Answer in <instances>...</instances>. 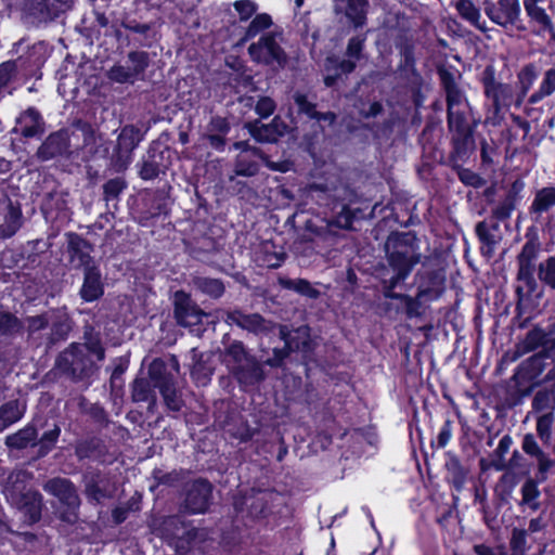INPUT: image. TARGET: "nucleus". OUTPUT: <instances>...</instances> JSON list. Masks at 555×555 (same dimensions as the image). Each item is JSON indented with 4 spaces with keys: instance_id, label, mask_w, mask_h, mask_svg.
I'll list each match as a JSON object with an SVG mask.
<instances>
[{
    "instance_id": "obj_1",
    "label": "nucleus",
    "mask_w": 555,
    "mask_h": 555,
    "mask_svg": "<svg viewBox=\"0 0 555 555\" xmlns=\"http://www.w3.org/2000/svg\"><path fill=\"white\" fill-rule=\"evenodd\" d=\"M28 475L18 470L12 473L3 488L7 500L25 514L26 521L35 522L41 514V495L27 489Z\"/></svg>"
},
{
    "instance_id": "obj_2",
    "label": "nucleus",
    "mask_w": 555,
    "mask_h": 555,
    "mask_svg": "<svg viewBox=\"0 0 555 555\" xmlns=\"http://www.w3.org/2000/svg\"><path fill=\"white\" fill-rule=\"evenodd\" d=\"M386 251L389 264L397 274L392 279L393 284L405 279L420 261L415 238L408 233L389 236L386 242Z\"/></svg>"
},
{
    "instance_id": "obj_3",
    "label": "nucleus",
    "mask_w": 555,
    "mask_h": 555,
    "mask_svg": "<svg viewBox=\"0 0 555 555\" xmlns=\"http://www.w3.org/2000/svg\"><path fill=\"white\" fill-rule=\"evenodd\" d=\"M448 121L451 131L460 138H466L470 132L469 106L462 92L455 87H448Z\"/></svg>"
},
{
    "instance_id": "obj_4",
    "label": "nucleus",
    "mask_w": 555,
    "mask_h": 555,
    "mask_svg": "<svg viewBox=\"0 0 555 555\" xmlns=\"http://www.w3.org/2000/svg\"><path fill=\"white\" fill-rule=\"evenodd\" d=\"M248 53L254 62L260 64L283 66L286 61L284 51L272 35L261 36L258 42L249 46Z\"/></svg>"
},
{
    "instance_id": "obj_5",
    "label": "nucleus",
    "mask_w": 555,
    "mask_h": 555,
    "mask_svg": "<svg viewBox=\"0 0 555 555\" xmlns=\"http://www.w3.org/2000/svg\"><path fill=\"white\" fill-rule=\"evenodd\" d=\"M149 375L154 387L159 388L167 406L172 411H179L181 400L172 386V378L167 374L165 363L162 360H154L150 365Z\"/></svg>"
},
{
    "instance_id": "obj_6",
    "label": "nucleus",
    "mask_w": 555,
    "mask_h": 555,
    "mask_svg": "<svg viewBox=\"0 0 555 555\" xmlns=\"http://www.w3.org/2000/svg\"><path fill=\"white\" fill-rule=\"evenodd\" d=\"M224 362L242 383H247L248 377L245 371H250L255 378L259 377V370L254 361L247 357L244 347L241 343H233L229 346L225 354Z\"/></svg>"
},
{
    "instance_id": "obj_7",
    "label": "nucleus",
    "mask_w": 555,
    "mask_h": 555,
    "mask_svg": "<svg viewBox=\"0 0 555 555\" xmlns=\"http://www.w3.org/2000/svg\"><path fill=\"white\" fill-rule=\"evenodd\" d=\"M44 489L67 506L68 511L61 514L63 520L68 522L75 521L79 499L72 482L67 479L56 478L48 481Z\"/></svg>"
},
{
    "instance_id": "obj_8",
    "label": "nucleus",
    "mask_w": 555,
    "mask_h": 555,
    "mask_svg": "<svg viewBox=\"0 0 555 555\" xmlns=\"http://www.w3.org/2000/svg\"><path fill=\"white\" fill-rule=\"evenodd\" d=\"M175 315L179 324L191 326L201 323L207 314L192 304L189 295L177 292L175 294Z\"/></svg>"
},
{
    "instance_id": "obj_9",
    "label": "nucleus",
    "mask_w": 555,
    "mask_h": 555,
    "mask_svg": "<svg viewBox=\"0 0 555 555\" xmlns=\"http://www.w3.org/2000/svg\"><path fill=\"white\" fill-rule=\"evenodd\" d=\"M141 141L140 131L133 126H126L121 129L117 139L118 168L125 169L131 162L130 153Z\"/></svg>"
},
{
    "instance_id": "obj_10",
    "label": "nucleus",
    "mask_w": 555,
    "mask_h": 555,
    "mask_svg": "<svg viewBox=\"0 0 555 555\" xmlns=\"http://www.w3.org/2000/svg\"><path fill=\"white\" fill-rule=\"evenodd\" d=\"M211 486L205 480H196L192 483L185 499V508L193 514L204 513L209 503Z\"/></svg>"
},
{
    "instance_id": "obj_11",
    "label": "nucleus",
    "mask_w": 555,
    "mask_h": 555,
    "mask_svg": "<svg viewBox=\"0 0 555 555\" xmlns=\"http://www.w3.org/2000/svg\"><path fill=\"white\" fill-rule=\"evenodd\" d=\"M22 214L20 208L10 202L0 205V237L8 238L16 233L21 227Z\"/></svg>"
},
{
    "instance_id": "obj_12",
    "label": "nucleus",
    "mask_w": 555,
    "mask_h": 555,
    "mask_svg": "<svg viewBox=\"0 0 555 555\" xmlns=\"http://www.w3.org/2000/svg\"><path fill=\"white\" fill-rule=\"evenodd\" d=\"M236 150H242L238 155L235 173L238 176L250 177L258 171V165L254 158H262L256 149H247L246 143L237 142L234 144Z\"/></svg>"
},
{
    "instance_id": "obj_13",
    "label": "nucleus",
    "mask_w": 555,
    "mask_h": 555,
    "mask_svg": "<svg viewBox=\"0 0 555 555\" xmlns=\"http://www.w3.org/2000/svg\"><path fill=\"white\" fill-rule=\"evenodd\" d=\"M104 293L100 271L94 267H88L85 271V280L80 289L85 301H94Z\"/></svg>"
},
{
    "instance_id": "obj_14",
    "label": "nucleus",
    "mask_w": 555,
    "mask_h": 555,
    "mask_svg": "<svg viewBox=\"0 0 555 555\" xmlns=\"http://www.w3.org/2000/svg\"><path fill=\"white\" fill-rule=\"evenodd\" d=\"M14 131L24 137H34L42 132V121L39 113L34 108H29L21 114L16 119Z\"/></svg>"
},
{
    "instance_id": "obj_15",
    "label": "nucleus",
    "mask_w": 555,
    "mask_h": 555,
    "mask_svg": "<svg viewBox=\"0 0 555 555\" xmlns=\"http://www.w3.org/2000/svg\"><path fill=\"white\" fill-rule=\"evenodd\" d=\"M519 13L518 0H499L498 7L491 11L490 17L499 25L513 23Z\"/></svg>"
},
{
    "instance_id": "obj_16",
    "label": "nucleus",
    "mask_w": 555,
    "mask_h": 555,
    "mask_svg": "<svg viewBox=\"0 0 555 555\" xmlns=\"http://www.w3.org/2000/svg\"><path fill=\"white\" fill-rule=\"evenodd\" d=\"M26 410L24 401L14 400L0 408V431L22 418Z\"/></svg>"
},
{
    "instance_id": "obj_17",
    "label": "nucleus",
    "mask_w": 555,
    "mask_h": 555,
    "mask_svg": "<svg viewBox=\"0 0 555 555\" xmlns=\"http://www.w3.org/2000/svg\"><path fill=\"white\" fill-rule=\"evenodd\" d=\"M354 68V63L351 60L338 62L335 57H327L324 64V82L327 87H331L336 77L340 73H350Z\"/></svg>"
},
{
    "instance_id": "obj_18",
    "label": "nucleus",
    "mask_w": 555,
    "mask_h": 555,
    "mask_svg": "<svg viewBox=\"0 0 555 555\" xmlns=\"http://www.w3.org/2000/svg\"><path fill=\"white\" fill-rule=\"evenodd\" d=\"M337 7L346 4V16L356 26L360 27L365 23L366 0H335Z\"/></svg>"
},
{
    "instance_id": "obj_19",
    "label": "nucleus",
    "mask_w": 555,
    "mask_h": 555,
    "mask_svg": "<svg viewBox=\"0 0 555 555\" xmlns=\"http://www.w3.org/2000/svg\"><path fill=\"white\" fill-rule=\"evenodd\" d=\"M522 449L527 454L537 459L539 468L542 473L547 472L552 467V461H550L544 452L540 449L532 435L528 434L524 437Z\"/></svg>"
},
{
    "instance_id": "obj_20",
    "label": "nucleus",
    "mask_w": 555,
    "mask_h": 555,
    "mask_svg": "<svg viewBox=\"0 0 555 555\" xmlns=\"http://www.w3.org/2000/svg\"><path fill=\"white\" fill-rule=\"evenodd\" d=\"M555 92V67L547 69L539 85V89L534 91L530 98L529 103L535 104L542 99L552 95Z\"/></svg>"
},
{
    "instance_id": "obj_21",
    "label": "nucleus",
    "mask_w": 555,
    "mask_h": 555,
    "mask_svg": "<svg viewBox=\"0 0 555 555\" xmlns=\"http://www.w3.org/2000/svg\"><path fill=\"white\" fill-rule=\"evenodd\" d=\"M532 249L526 245L519 256L518 280L526 283L530 291H533L535 287V282L532 276L531 257L529 255Z\"/></svg>"
},
{
    "instance_id": "obj_22",
    "label": "nucleus",
    "mask_w": 555,
    "mask_h": 555,
    "mask_svg": "<svg viewBox=\"0 0 555 555\" xmlns=\"http://www.w3.org/2000/svg\"><path fill=\"white\" fill-rule=\"evenodd\" d=\"M279 284L283 288L293 289L296 293L309 298H317L319 296V292L307 280L304 279L291 280L287 278H280Z\"/></svg>"
},
{
    "instance_id": "obj_23",
    "label": "nucleus",
    "mask_w": 555,
    "mask_h": 555,
    "mask_svg": "<svg viewBox=\"0 0 555 555\" xmlns=\"http://www.w3.org/2000/svg\"><path fill=\"white\" fill-rule=\"evenodd\" d=\"M294 101L297 104L299 111L301 113H305L311 118H317L319 120H325L328 121V124H332L335 119V115L332 113L320 115L317 113L314 105L308 102L307 96L300 92H296L294 94Z\"/></svg>"
},
{
    "instance_id": "obj_24",
    "label": "nucleus",
    "mask_w": 555,
    "mask_h": 555,
    "mask_svg": "<svg viewBox=\"0 0 555 555\" xmlns=\"http://www.w3.org/2000/svg\"><path fill=\"white\" fill-rule=\"evenodd\" d=\"M555 206V188H543L535 194L531 209L534 212H544Z\"/></svg>"
},
{
    "instance_id": "obj_25",
    "label": "nucleus",
    "mask_w": 555,
    "mask_h": 555,
    "mask_svg": "<svg viewBox=\"0 0 555 555\" xmlns=\"http://www.w3.org/2000/svg\"><path fill=\"white\" fill-rule=\"evenodd\" d=\"M492 93L495 109L499 112L501 108L507 107L512 92L511 88L502 83H490L488 81V94Z\"/></svg>"
},
{
    "instance_id": "obj_26",
    "label": "nucleus",
    "mask_w": 555,
    "mask_h": 555,
    "mask_svg": "<svg viewBox=\"0 0 555 555\" xmlns=\"http://www.w3.org/2000/svg\"><path fill=\"white\" fill-rule=\"evenodd\" d=\"M36 435V429L33 426H26L16 434L8 436L7 444L11 448L22 449L31 443Z\"/></svg>"
},
{
    "instance_id": "obj_27",
    "label": "nucleus",
    "mask_w": 555,
    "mask_h": 555,
    "mask_svg": "<svg viewBox=\"0 0 555 555\" xmlns=\"http://www.w3.org/2000/svg\"><path fill=\"white\" fill-rule=\"evenodd\" d=\"M538 276L543 284L555 289V256L548 257L540 263Z\"/></svg>"
},
{
    "instance_id": "obj_28",
    "label": "nucleus",
    "mask_w": 555,
    "mask_h": 555,
    "mask_svg": "<svg viewBox=\"0 0 555 555\" xmlns=\"http://www.w3.org/2000/svg\"><path fill=\"white\" fill-rule=\"evenodd\" d=\"M64 138L61 133L51 134L41 146L39 153L43 158H49L64 150Z\"/></svg>"
},
{
    "instance_id": "obj_29",
    "label": "nucleus",
    "mask_w": 555,
    "mask_h": 555,
    "mask_svg": "<svg viewBox=\"0 0 555 555\" xmlns=\"http://www.w3.org/2000/svg\"><path fill=\"white\" fill-rule=\"evenodd\" d=\"M195 284L198 289L211 297H220L224 292L223 284L217 279L198 278Z\"/></svg>"
},
{
    "instance_id": "obj_30",
    "label": "nucleus",
    "mask_w": 555,
    "mask_h": 555,
    "mask_svg": "<svg viewBox=\"0 0 555 555\" xmlns=\"http://www.w3.org/2000/svg\"><path fill=\"white\" fill-rule=\"evenodd\" d=\"M240 326L251 332H259L266 328V322L259 314H238L237 318L231 317Z\"/></svg>"
},
{
    "instance_id": "obj_31",
    "label": "nucleus",
    "mask_w": 555,
    "mask_h": 555,
    "mask_svg": "<svg viewBox=\"0 0 555 555\" xmlns=\"http://www.w3.org/2000/svg\"><path fill=\"white\" fill-rule=\"evenodd\" d=\"M272 24L271 16L261 13L257 14L247 27L244 40H248L257 36L260 31L269 28Z\"/></svg>"
},
{
    "instance_id": "obj_32",
    "label": "nucleus",
    "mask_w": 555,
    "mask_h": 555,
    "mask_svg": "<svg viewBox=\"0 0 555 555\" xmlns=\"http://www.w3.org/2000/svg\"><path fill=\"white\" fill-rule=\"evenodd\" d=\"M132 398L137 402L149 401L153 398V389L145 378H137L132 387Z\"/></svg>"
},
{
    "instance_id": "obj_33",
    "label": "nucleus",
    "mask_w": 555,
    "mask_h": 555,
    "mask_svg": "<svg viewBox=\"0 0 555 555\" xmlns=\"http://www.w3.org/2000/svg\"><path fill=\"white\" fill-rule=\"evenodd\" d=\"M456 9L465 20L483 30V27L478 24L479 12L469 0H459L456 2Z\"/></svg>"
},
{
    "instance_id": "obj_34",
    "label": "nucleus",
    "mask_w": 555,
    "mask_h": 555,
    "mask_svg": "<svg viewBox=\"0 0 555 555\" xmlns=\"http://www.w3.org/2000/svg\"><path fill=\"white\" fill-rule=\"evenodd\" d=\"M532 406L535 411L542 412L553 410L555 408L554 395L550 391H539L533 398Z\"/></svg>"
},
{
    "instance_id": "obj_35",
    "label": "nucleus",
    "mask_w": 555,
    "mask_h": 555,
    "mask_svg": "<svg viewBox=\"0 0 555 555\" xmlns=\"http://www.w3.org/2000/svg\"><path fill=\"white\" fill-rule=\"evenodd\" d=\"M108 77L116 82L124 83L132 81L137 77V74L135 70L129 66L116 65L108 72Z\"/></svg>"
},
{
    "instance_id": "obj_36",
    "label": "nucleus",
    "mask_w": 555,
    "mask_h": 555,
    "mask_svg": "<svg viewBox=\"0 0 555 555\" xmlns=\"http://www.w3.org/2000/svg\"><path fill=\"white\" fill-rule=\"evenodd\" d=\"M241 21L249 20L257 11L258 5L253 0H238L233 4Z\"/></svg>"
},
{
    "instance_id": "obj_37",
    "label": "nucleus",
    "mask_w": 555,
    "mask_h": 555,
    "mask_svg": "<svg viewBox=\"0 0 555 555\" xmlns=\"http://www.w3.org/2000/svg\"><path fill=\"white\" fill-rule=\"evenodd\" d=\"M553 425V414L552 412H546L545 414L541 415L538 418L537 422V431L539 437L544 440L548 441L551 438V429Z\"/></svg>"
},
{
    "instance_id": "obj_38",
    "label": "nucleus",
    "mask_w": 555,
    "mask_h": 555,
    "mask_svg": "<svg viewBox=\"0 0 555 555\" xmlns=\"http://www.w3.org/2000/svg\"><path fill=\"white\" fill-rule=\"evenodd\" d=\"M522 92L526 93L537 79V70L532 64L525 66L518 75Z\"/></svg>"
},
{
    "instance_id": "obj_39",
    "label": "nucleus",
    "mask_w": 555,
    "mask_h": 555,
    "mask_svg": "<svg viewBox=\"0 0 555 555\" xmlns=\"http://www.w3.org/2000/svg\"><path fill=\"white\" fill-rule=\"evenodd\" d=\"M273 129L269 125L254 126L250 129L251 135L260 142H274L276 141V135L273 133Z\"/></svg>"
},
{
    "instance_id": "obj_40",
    "label": "nucleus",
    "mask_w": 555,
    "mask_h": 555,
    "mask_svg": "<svg viewBox=\"0 0 555 555\" xmlns=\"http://www.w3.org/2000/svg\"><path fill=\"white\" fill-rule=\"evenodd\" d=\"M131 68L135 70L137 76L142 73L147 65V55L144 52H132L129 54Z\"/></svg>"
},
{
    "instance_id": "obj_41",
    "label": "nucleus",
    "mask_w": 555,
    "mask_h": 555,
    "mask_svg": "<svg viewBox=\"0 0 555 555\" xmlns=\"http://www.w3.org/2000/svg\"><path fill=\"white\" fill-rule=\"evenodd\" d=\"M275 109V102L269 96H262L256 104V113L261 117H268L273 114Z\"/></svg>"
},
{
    "instance_id": "obj_42",
    "label": "nucleus",
    "mask_w": 555,
    "mask_h": 555,
    "mask_svg": "<svg viewBox=\"0 0 555 555\" xmlns=\"http://www.w3.org/2000/svg\"><path fill=\"white\" fill-rule=\"evenodd\" d=\"M15 73L14 62H4L0 64V90L4 88L12 79Z\"/></svg>"
},
{
    "instance_id": "obj_43",
    "label": "nucleus",
    "mask_w": 555,
    "mask_h": 555,
    "mask_svg": "<svg viewBox=\"0 0 555 555\" xmlns=\"http://www.w3.org/2000/svg\"><path fill=\"white\" fill-rule=\"evenodd\" d=\"M17 327V320L8 312L0 310V332L8 333Z\"/></svg>"
},
{
    "instance_id": "obj_44",
    "label": "nucleus",
    "mask_w": 555,
    "mask_h": 555,
    "mask_svg": "<svg viewBox=\"0 0 555 555\" xmlns=\"http://www.w3.org/2000/svg\"><path fill=\"white\" fill-rule=\"evenodd\" d=\"M511 544L515 552L522 554L525 552L526 531L515 529L513 531Z\"/></svg>"
},
{
    "instance_id": "obj_45",
    "label": "nucleus",
    "mask_w": 555,
    "mask_h": 555,
    "mask_svg": "<svg viewBox=\"0 0 555 555\" xmlns=\"http://www.w3.org/2000/svg\"><path fill=\"white\" fill-rule=\"evenodd\" d=\"M364 38L361 36L353 37L349 40L347 53L350 59H358L362 50Z\"/></svg>"
},
{
    "instance_id": "obj_46",
    "label": "nucleus",
    "mask_w": 555,
    "mask_h": 555,
    "mask_svg": "<svg viewBox=\"0 0 555 555\" xmlns=\"http://www.w3.org/2000/svg\"><path fill=\"white\" fill-rule=\"evenodd\" d=\"M60 436V428L55 426L53 429L47 431L40 440V446L47 452L57 440Z\"/></svg>"
},
{
    "instance_id": "obj_47",
    "label": "nucleus",
    "mask_w": 555,
    "mask_h": 555,
    "mask_svg": "<svg viewBox=\"0 0 555 555\" xmlns=\"http://www.w3.org/2000/svg\"><path fill=\"white\" fill-rule=\"evenodd\" d=\"M125 189V182L121 179L109 180L104 185V192L106 195L116 196Z\"/></svg>"
},
{
    "instance_id": "obj_48",
    "label": "nucleus",
    "mask_w": 555,
    "mask_h": 555,
    "mask_svg": "<svg viewBox=\"0 0 555 555\" xmlns=\"http://www.w3.org/2000/svg\"><path fill=\"white\" fill-rule=\"evenodd\" d=\"M452 437V429L450 422H446L443 426L440 428L439 434L437 436V443L439 448H444Z\"/></svg>"
},
{
    "instance_id": "obj_49",
    "label": "nucleus",
    "mask_w": 555,
    "mask_h": 555,
    "mask_svg": "<svg viewBox=\"0 0 555 555\" xmlns=\"http://www.w3.org/2000/svg\"><path fill=\"white\" fill-rule=\"evenodd\" d=\"M48 315L34 317L28 320V326L30 331H39L49 323Z\"/></svg>"
},
{
    "instance_id": "obj_50",
    "label": "nucleus",
    "mask_w": 555,
    "mask_h": 555,
    "mask_svg": "<svg viewBox=\"0 0 555 555\" xmlns=\"http://www.w3.org/2000/svg\"><path fill=\"white\" fill-rule=\"evenodd\" d=\"M460 179L465 184L478 186L481 183V179L469 170H463L460 172Z\"/></svg>"
},
{
    "instance_id": "obj_51",
    "label": "nucleus",
    "mask_w": 555,
    "mask_h": 555,
    "mask_svg": "<svg viewBox=\"0 0 555 555\" xmlns=\"http://www.w3.org/2000/svg\"><path fill=\"white\" fill-rule=\"evenodd\" d=\"M271 128L273 129V133L276 135V139L287 131V125L279 117L273 118L270 122Z\"/></svg>"
},
{
    "instance_id": "obj_52",
    "label": "nucleus",
    "mask_w": 555,
    "mask_h": 555,
    "mask_svg": "<svg viewBox=\"0 0 555 555\" xmlns=\"http://www.w3.org/2000/svg\"><path fill=\"white\" fill-rule=\"evenodd\" d=\"M522 494H524V501L530 502V501H533L534 499H537L538 490L532 482H527L522 487Z\"/></svg>"
},
{
    "instance_id": "obj_53",
    "label": "nucleus",
    "mask_w": 555,
    "mask_h": 555,
    "mask_svg": "<svg viewBox=\"0 0 555 555\" xmlns=\"http://www.w3.org/2000/svg\"><path fill=\"white\" fill-rule=\"evenodd\" d=\"M88 350L96 357L99 361L104 359V349L98 340H90L87 343Z\"/></svg>"
},
{
    "instance_id": "obj_54",
    "label": "nucleus",
    "mask_w": 555,
    "mask_h": 555,
    "mask_svg": "<svg viewBox=\"0 0 555 555\" xmlns=\"http://www.w3.org/2000/svg\"><path fill=\"white\" fill-rule=\"evenodd\" d=\"M283 261H284L283 256L275 254V255L271 256L270 258L263 260V264H266L269 268H278L282 264Z\"/></svg>"
},
{
    "instance_id": "obj_55",
    "label": "nucleus",
    "mask_w": 555,
    "mask_h": 555,
    "mask_svg": "<svg viewBox=\"0 0 555 555\" xmlns=\"http://www.w3.org/2000/svg\"><path fill=\"white\" fill-rule=\"evenodd\" d=\"M156 175V170L151 164H144L142 169L140 170V176L147 180L152 179Z\"/></svg>"
},
{
    "instance_id": "obj_56",
    "label": "nucleus",
    "mask_w": 555,
    "mask_h": 555,
    "mask_svg": "<svg viewBox=\"0 0 555 555\" xmlns=\"http://www.w3.org/2000/svg\"><path fill=\"white\" fill-rule=\"evenodd\" d=\"M88 495L92 498L95 501H100L102 498L105 496L104 493L100 490L98 486H88L87 488Z\"/></svg>"
},
{
    "instance_id": "obj_57",
    "label": "nucleus",
    "mask_w": 555,
    "mask_h": 555,
    "mask_svg": "<svg viewBox=\"0 0 555 555\" xmlns=\"http://www.w3.org/2000/svg\"><path fill=\"white\" fill-rule=\"evenodd\" d=\"M539 339H540V334L537 332H531L527 335L525 343L529 346L530 349H532L538 345Z\"/></svg>"
},
{
    "instance_id": "obj_58",
    "label": "nucleus",
    "mask_w": 555,
    "mask_h": 555,
    "mask_svg": "<svg viewBox=\"0 0 555 555\" xmlns=\"http://www.w3.org/2000/svg\"><path fill=\"white\" fill-rule=\"evenodd\" d=\"M113 518L116 524H120L126 519V509L118 507L113 511Z\"/></svg>"
},
{
    "instance_id": "obj_59",
    "label": "nucleus",
    "mask_w": 555,
    "mask_h": 555,
    "mask_svg": "<svg viewBox=\"0 0 555 555\" xmlns=\"http://www.w3.org/2000/svg\"><path fill=\"white\" fill-rule=\"evenodd\" d=\"M268 167H270L273 170L285 172L288 170L289 166L287 163H272L267 162Z\"/></svg>"
},
{
    "instance_id": "obj_60",
    "label": "nucleus",
    "mask_w": 555,
    "mask_h": 555,
    "mask_svg": "<svg viewBox=\"0 0 555 555\" xmlns=\"http://www.w3.org/2000/svg\"><path fill=\"white\" fill-rule=\"evenodd\" d=\"M382 109V105L377 102H374L372 104H370V108L367 112H363V114L366 116V117H370V116H375L377 115Z\"/></svg>"
},
{
    "instance_id": "obj_61",
    "label": "nucleus",
    "mask_w": 555,
    "mask_h": 555,
    "mask_svg": "<svg viewBox=\"0 0 555 555\" xmlns=\"http://www.w3.org/2000/svg\"><path fill=\"white\" fill-rule=\"evenodd\" d=\"M511 444H512L511 438L505 436L501 439V441L499 443L498 451H500L501 453H504L509 449Z\"/></svg>"
},
{
    "instance_id": "obj_62",
    "label": "nucleus",
    "mask_w": 555,
    "mask_h": 555,
    "mask_svg": "<svg viewBox=\"0 0 555 555\" xmlns=\"http://www.w3.org/2000/svg\"><path fill=\"white\" fill-rule=\"evenodd\" d=\"M477 234L480 238V242L483 244L486 242V225L485 222H479L476 227Z\"/></svg>"
},
{
    "instance_id": "obj_63",
    "label": "nucleus",
    "mask_w": 555,
    "mask_h": 555,
    "mask_svg": "<svg viewBox=\"0 0 555 555\" xmlns=\"http://www.w3.org/2000/svg\"><path fill=\"white\" fill-rule=\"evenodd\" d=\"M13 253L11 250H5L1 254L0 261L4 267H11V263L8 261L11 258Z\"/></svg>"
},
{
    "instance_id": "obj_64",
    "label": "nucleus",
    "mask_w": 555,
    "mask_h": 555,
    "mask_svg": "<svg viewBox=\"0 0 555 555\" xmlns=\"http://www.w3.org/2000/svg\"><path fill=\"white\" fill-rule=\"evenodd\" d=\"M541 521L540 519H531L529 524V530L531 532H537L541 529Z\"/></svg>"
}]
</instances>
